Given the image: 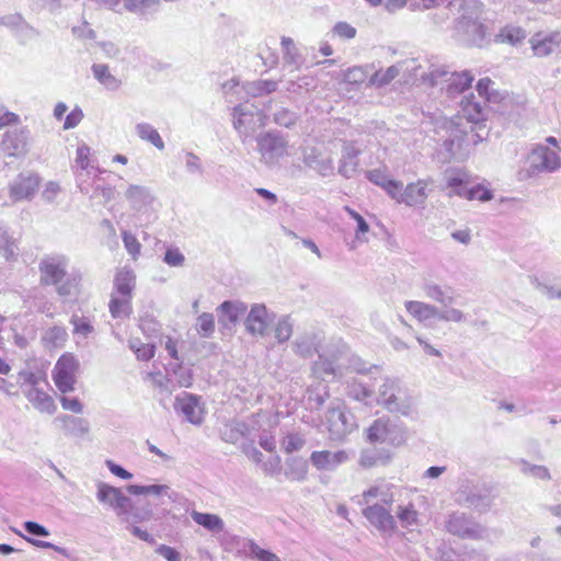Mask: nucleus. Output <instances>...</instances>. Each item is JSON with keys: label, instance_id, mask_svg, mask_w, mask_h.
<instances>
[{"label": "nucleus", "instance_id": "nucleus-40", "mask_svg": "<svg viewBox=\"0 0 561 561\" xmlns=\"http://www.w3.org/2000/svg\"><path fill=\"white\" fill-rule=\"evenodd\" d=\"M131 298L133 297L111 294L108 304L111 316L114 319L129 318L133 312Z\"/></svg>", "mask_w": 561, "mask_h": 561}, {"label": "nucleus", "instance_id": "nucleus-32", "mask_svg": "<svg viewBox=\"0 0 561 561\" xmlns=\"http://www.w3.org/2000/svg\"><path fill=\"white\" fill-rule=\"evenodd\" d=\"M426 186L427 183L424 180H419L415 183L408 184L403 191L401 204H405L408 206H417L423 204L427 198Z\"/></svg>", "mask_w": 561, "mask_h": 561}, {"label": "nucleus", "instance_id": "nucleus-16", "mask_svg": "<svg viewBox=\"0 0 561 561\" xmlns=\"http://www.w3.org/2000/svg\"><path fill=\"white\" fill-rule=\"evenodd\" d=\"M530 48L536 57L543 58L561 51V33L537 32L529 39Z\"/></svg>", "mask_w": 561, "mask_h": 561}, {"label": "nucleus", "instance_id": "nucleus-50", "mask_svg": "<svg viewBox=\"0 0 561 561\" xmlns=\"http://www.w3.org/2000/svg\"><path fill=\"white\" fill-rule=\"evenodd\" d=\"M400 73L398 64L390 66L386 70H378L369 78V85L381 88L389 84Z\"/></svg>", "mask_w": 561, "mask_h": 561}, {"label": "nucleus", "instance_id": "nucleus-22", "mask_svg": "<svg viewBox=\"0 0 561 561\" xmlns=\"http://www.w3.org/2000/svg\"><path fill=\"white\" fill-rule=\"evenodd\" d=\"M347 460L348 454L344 450H316L310 455L311 465L319 471H334Z\"/></svg>", "mask_w": 561, "mask_h": 561}, {"label": "nucleus", "instance_id": "nucleus-8", "mask_svg": "<svg viewBox=\"0 0 561 561\" xmlns=\"http://www.w3.org/2000/svg\"><path fill=\"white\" fill-rule=\"evenodd\" d=\"M325 423L333 440L343 439L356 427L355 416L346 410L345 404L340 400L331 402L325 413Z\"/></svg>", "mask_w": 561, "mask_h": 561}, {"label": "nucleus", "instance_id": "nucleus-39", "mask_svg": "<svg viewBox=\"0 0 561 561\" xmlns=\"http://www.w3.org/2000/svg\"><path fill=\"white\" fill-rule=\"evenodd\" d=\"M285 476L293 481H305L308 476V461L296 456L287 458Z\"/></svg>", "mask_w": 561, "mask_h": 561}, {"label": "nucleus", "instance_id": "nucleus-28", "mask_svg": "<svg viewBox=\"0 0 561 561\" xmlns=\"http://www.w3.org/2000/svg\"><path fill=\"white\" fill-rule=\"evenodd\" d=\"M89 156L90 148L87 145H81L77 148L76 162L78 167L81 169V171L77 175V182L80 192L83 194H89V184L83 178L89 176L90 169H95L99 171V169L89 159Z\"/></svg>", "mask_w": 561, "mask_h": 561}, {"label": "nucleus", "instance_id": "nucleus-58", "mask_svg": "<svg viewBox=\"0 0 561 561\" xmlns=\"http://www.w3.org/2000/svg\"><path fill=\"white\" fill-rule=\"evenodd\" d=\"M397 518L403 528H410L417 524V512L412 505L399 506L397 511Z\"/></svg>", "mask_w": 561, "mask_h": 561}, {"label": "nucleus", "instance_id": "nucleus-48", "mask_svg": "<svg viewBox=\"0 0 561 561\" xmlns=\"http://www.w3.org/2000/svg\"><path fill=\"white\" fill-rule=\"evenodd\" d=\"M501 43L516 45L526 38V31L516 25H506L496 35Z\"/></svg>", "mask_w": 561, "mask_h": 561}, {"label": "nucleus", "instance_id": "nucleus-64", "mask_svg": "<svg viewBox=\"0 0 561 561\" xmlns=\"http://www.w3.org/2000/svg\"><path fill=\"white\" fill-rule=\"evenodd\" d=\"M467 182H470V174L465 170L457 169L446 174L447 187L450 190Z\"/></svg>", "mask_w": 561, "mask_h": 561}, {"label": "nucleus", "instance_id": "nucleus-5", "mask_svg": "<svg viewBox=\"0 0 561 561\" xmlns=\"http://www.w3.org/2000/svg\"><path fill=\"white\" fill-rule=\"evenodd\" d=\"M232 124L242 142L266 125V115L263 110L253 103H241L233 107Z\"/></svg>", "mask_w": 561, "mask_h": 561}, {"label": "nucleus", "instance_id": "nucleus-3", "mask_svg": "<svg viewBox=\"0 0 561 561\" xmlns=\"http://www.w3.org/2000/svg\"><path fill=\"white\" fill-rule=\"evenodd\" d=\"M376 401L390 413L405 417H413L416 413V400L399 378L385 377L378 387Z\"/></svg>", "mask_w": 561, "mask_h": 561}, {"label": "nucleus", "instance_id": "nucleus-24", "mask_svg": "<svg viewBox=\"0 0 561 561\" xmlns=\"http://www.w3.org/2000/svg\"><path fill=\"white\" fill-rule=\"evenodd\" d=\"M216 311L219 324L224 329L231 330L247 312V305L238 300H225Z\"/></svg>", "mask_w": 561, "mask_h": 561}, {"label": "nucleus", "instance_id": "nucleus-20", "mask_svg": "<svg viewBox=\"0 0 561 561\" xmlns=\"http://www.w3.org/2000/svg\"><path fill=\"white\" fill-rule=\"evenodd\" d=\"M39 187V178L33 173H20L10 185V198L15 203L32 199Z\"/></svg>", "mask_w": 561, "mask_h": 561}, {"label": "nucleus", "instance_id": "nucleus-26", "mask_svg": "<svg viewBox=\"0 0 561 561\" xmlns=\"http://www.w3.org/2000/svg\"><path fill=\"white\" fill-rule=\"evenodd\" d=\"M54 423L59 424L64 433L69 436L82 437L90 431L88 420L70 414H59L55 417Z\"/></svg>", "mask_w": 561, "mask_h": 561}, {"label": "nucleus", "instance_id": "nucleus-27", "mask_svg": "<svg viewBox=\"0 0 561 561\" xmlns=\"http://www.w3.org/2000/svg\"><path fill=\"white\" fill-rule=\"evenodd\" d=\"M359 154L360 149L356 147L354 141H344L339 173L346 179L352 178L358 167Z\"/></svg>", "mask_w": 561, "mask_h": 561}, {"label": "nucleus", "instance_id": "nucleus-9", "mask_svg": "<svg viewBox=\"0 0 561 561\" xmlns=\"http://www.w3.org/2000/svg\"><path fill=\"white\" fill-rule=\"evenodd\" d=\"M261 161L270 168L276 167L287 154L288 141L279 131H266L256 138Z\"/></svg>", "mask_w": 561, "mask_h": 561}, {"label": "nucleus", "instance_id": "nucleus-11", "mask_svg": "<svg viewBox=\"0 0 561 561\" xmlns=\"http://www.w3.org/2000/svg\"><path fill=\"white\" fill-rule=\"evenodd\" d=\"M78 368L79 362L72 354H64L58 358L53 369V380L60 392L73 391Z\"/></svg>", "mask_w": 561, "mask_h": 561}, {"label": "nucleus", "instance_id": "nucleus-61", "mask_svg": "<svg viewBox=\"0 0 561 561\" xmlns=\"http://www.w3.org/2000/svg\"><path fill=\"white\" fill-rule=\"evenodd\" d=\"M298 119V115L285 107L277 110L274 113V123L286 128L293 127Z\"/></svg>", "mask_w": 561, "mask_h": 561}, {"label": "nucleus", "instance_id": "nucleus-46", "mask_svg": "<svg viewBox=\"0 0 561 561\" xmlns=\"http://www.w3.org/2000/svg\"><path fill=\"white\" fill-rule=\"evenodd\" d=\"M346 393L350 398L365 404H368L374 397V391L356 379L347 382Z\"/></svg>", "mask_w": 561, "mask_h": 561}, {"label": "nucleus", "instance_id": "nucleus-54", "mask_svg": "<svg viewBox=\"0 0 561 561\" xmlns=\"http://www.w3.org/2000/svg\"><path fill=\"white\" fill-rule=\"evenodd\" d=\"M172 383L179 388H190L193 385V371L191 368L178 364L171 374Z\"/></svg>", "mask_w": 561, "mask_h": 561}, {"label": "nucleus", "instance_id": "nucleus-13", "mask_svg": "<svg viewBox=\"0 0 561 561\" xmlns=\"http://www.w3.org/2000/svg\"><path fill=\"white\" fill-rule=\"evenodd\" d=\"M173 408L185 421L193 425H201L204 421V408L201 397L190 392H181L175 397Z\"/></svg>", "mask_w": 561, "mask_h": 561}, {"label": "nucleus", "instance_id": "nucleus-18", "mask_svg": "<svg viewBox=\"0 0 561 561\" xmlns=\"http://www.w3.org/2000/svg\"><path fill=\"white\" fill-rule=\"evenodd\" d=\"M363 515L374 527L383 534L392 535L397 529L394 517L390 514L389 510L378 503L365 507Z\"/></svg>", "mask_w": 561, "mask_h": 561}, {"label": "nucleus", "instance_id": "nucleus-63", "mask_svg": "<svg viewBox=\"0 0 561 561\" xmlns=\"http://www.w3.org/2000/svg\"><path fill=\"white\" fill-rule=\"evenodd\" d=\"M158 4L159 0H125L126 10L140 15H144L149 8Z\"/></svg>", "mask_w": 561, "mask_h": 561}, {"label": "nucleus", "instance_id": "nucleus-44", "mask_svg": "<svg viewBox=\"0 0 561 561\" xmlns=\"http://www.w3.org/2000/svg\"><path fill=\"white\" fill-rule=\"evenodd\" d=\"M391 488L392 486L389 484H380V485L371 486L363 493V497L366 503H368L373 499H377L386 505H391L394 501V496H393V493L391 492Z\"/></svg>", "mask_w": 561, "mask_h": 561}, {"label": "nucleus", "instance_id": "nucleus-6", "mask_svg": "<svg viewBox=\"0 0 561 561\" xmlns=\"http://www.w3.org/2000/svg\"><path fill=\"white\" fill-rule=\"evenodd\" d=\"M408 437L404 424L399 420L382 416L373 422L367 428V439L370 443H387L392 446L402 445Z\"/></svg>", "mask_w": 561, "mask_h": 561}, {"label": "nucleus", "instance_id": "nucleus-15", "mask_svg": "<svg viewBox=\"0 0 561 561\" xmlns=\"http://www.w3.org/2000/svg\"><path fill=\"white\" fill-rule=\"evenodd\" d=\"M275 314L268 311L264 304H254L244 320V327L249 334L263 337L267 334L268 325Z\"/></svg>", "mask_w": 561, "mask_h": 561}, {"label": "nucleus", "instance_id": "nucleus-55", "mask_svg": "<svg viewBox=\"0 0 561 561\" xmlns=\"http://www.w3.org/2000/svg\"><path fill=\"white\" fill-rule=\"evenodd\" d=\"M306 445V438L300 433H288L280 442V448L286 454L301 450Z\"/></svg>", "mask_w": 561, "mask_h": 561}, {"label": "nucleus", "instance_id": "nucleus-1", "mask_svg": "<svg viewBox=\"0 0 561 561\" xmlns=\"http://www.w3.org/2000/svg\"><path fill=\"white\" fill-rule=\"evenodd\" d=\"M485 119L482 104L471 98H463L455 118H447L442 113H433L423 122L426 133L433 131L437 144V153L442 162L465 160L473 147L482 142L486 133L480 124Z\"/></svg>", "mask_w": 561, "mask_h": 561}, {"label": "nucleus", "instance_id": "nucleus-33", "mask_svg": "<svg viewBox=\"0 0 561 561\" xmlns=\"http://www.w3.org/2000/svg\"><path fill=\"white\" fill-rule=\"evenodd\" d=\"M398 67H400V72L408 73L409 78L413 79L414 81H421L423 83L428 84L427 75L432 69L436 68L437 66L430 65L427 70H423V66L421 65L419 59L411 58L398 62Z\"/></svg>", "mask_w": 561, "mask_h": 561}, {"label": "nucleus", "instance_id": "nucleus-10", "mask_svg": "<svg viewBox=\"0 0 561 561\" xmlns=\"http://www.w3.org/2000/svg\"><path fill=\"white\" fill-rule=\"evenodd\" d=\"M446 529L463 539H481L485 534V529L463 512L451 513L446 522Z\"/></svg>", "mask_w": 561, "mask_h": 561}, {"label": "nucleus", "instance_id": "nucleus-41", "mask_svg": "<svg viewBox=\"0 0 561 561\" xmlns=\"http://www.w3.org/2000/svg\"><path fill=\"white\" fill-rule=\"evenodd\" d=\"M94 78L107 90L116 91L121 88L122 81L110 72L105 64H94L91 67Z\"/></svg>", "mask_w": 561, "mask_h": 561}, {"label": "nucleus", "instance_id": "nucleus-29", "mask_svg": "<svg viewBox=\"0 0 561 561\" xmlns=\"http://www.w3.org/2000/svg\"><path fill=\"white\" fill-rule=\"evenodd\" d=\"M136 287V275L129 267L118 270L114 277V291L119 296L133 297V290Z\"/></svg>", "mask_w": 561, "mask_h": 561}, {"label": "nucleus", "instance_id": "nucleus-62", "mask_svg": "<svg viewBox=\"0 0 561 561\" xmlns=\"http://www.w3.org/2000/svg\"><path fill=\"white\" fill-rule=\"evenodd\" d=\"M70 323L73 325V334H78L88 337L93 332V325L90 321L84 317H79L77 314H72L70 318Z\"/></svg>", "mask_w": 561, "mask_h": 561}, {"label": "nucleus", "instance_id": "nucleus-42", "mask_svg": "<svg viewBox=\"0 0 561 561\" xmlns=\"http://www.w3.org/2000/svg\"><path fill=\"white\" fill-rule=\"evenodd\" d=\"M337 378L350 373V357L352 352L345 345L330 347Z\"/></svg>", "mask_w": 561, "mask_h": 561}, {"label": "nucleus", "instance_id": "nucleus-14", "mask_svg": "<svg viewBox=\"0 0 561 561\" xmlns=\"http://www.w3.org/2000/svg\"><path fill=\"white\" fill-rule=\"evenodd\" d=\"M528 163L533 173H551L561 168V158L557 151L546 146H537L529 153Z\"/></svg>", "mask_w": 561, "mask_h": 561}, {"label": "nucleus", "instance_id": "nucleus-17", "mask_svg": "<svg viewBox=\"0 0 561 561\" xmlns=\"http://www.w3.org/2000/svg\"><path fill=\"white\" fill-rule=\"evenodd\" d=\"M455 32L458 41L465 45L482 47L485 44L486 26L481 22V19L455 25Z\"/></svg>", "mask_w": 561, "mask_h": 561}, {"label": "nucleus", "instance_id": "nucleus-47", "mask_svg": "<svg viewBox=\"0 0 561 561\" xmlns=\"http://www.w3.org/2000/svg\"><path fill=\"white\" fill-rule=\"evenodd\" d=\"M122 522L126 524H137L150 519V512L142 510L137 502L133 503L129 499V505L125 508V515H119Z\"/></svg>", "mask_w": 561, "mask_h": 561}, {"label": "nucleus", "instance_id": "nucleus-60", "mask_svg": "<svg viewBox=\"0 0 561 561\" xmlns=\"http://www.w3.org/2000/svg\"><path fill=\"white\" fill-rule=\"evenodd\" d=\"M197 331L202 337H209L215 331V319L211 313L204 312L197 318Z\"/></svg>", "mask_w": 561, "mask_h": 561}, {"label": "nucleus", "instance_id": "nucleus-25", "mask_svg": "<svg viewBox=\"0 0 561 561\" xmlns=\"http://www.w3.org/2000/svg\"><path fill=\"white\" fill-rule=\"evenodd\" d=\"M304 163L317 171L322 176H328L333 173L334 167L332 159L322 156L321 151L316 147H305L302 149Z\"/></svg>", "mask_w": 561, "mask_h": 561}, {"label": "nucleus", "instance_id": "nucleus-37", "mask_svg": "<svg viewBox=\"0 0 561 561\" xmlns=\"http://www.w3.org/2000/svg\"><path fill=\"white\" fill-rule=\"evenodd\" d=\"M517 465L520 473L527 478L542 482H548L552 479L549 468L543 465H536L526 459H519Z\"/></svg>", "mask_w": 561, "mask_h": 561}, {"label": "nucleus", "instance_id": "nucleus-23", "mask_svg": "<svg viewBox=\"0 0 561 561\" xmlns=\"http://www.w3.org/2000/svg\"><path fill=\"white\" fill-rule=\"evenodd\" d=\"M449 9L453 14L457 15L455 25H460L480 19L482 3L479 0H451L449 1Z\"/></svg>", "mask_w": 561, "mask_h": 561}, {"label": "nucleus", "instance_id": "nucleus-7", "mask_svg": "<svg viewBox=\"0 0 561 561\" xmlns=\"http://www.w3.org/2000/svg\"><path fill=\"white\" fill-rule=\"evenodd\" d=\"M405 309L413 318L425 324L433 319L455 323H461L467 320V316L457 308L440 310L435 305L417 300L407 301Z\"/></svg>", "mask_w": 561, "mask_h": 561}, {"label": "nucleus", "instance_id": "nucleus-30", "mask_svg": "<svg viewBox=\"0 0 561 561\" xmlns=\"http://www.w3.org/2000/svg\"><path fill=\"white\" fill-rule=\"evenodd\" d=\"M457 501L461 505L474 508L479 512H486L491 506V501L488 495L472 490H459Z\"/></svg>", "mask_w": 561, "mask_h": 561}, {"label": "nucleus", "instance_id": "nucleus-34", "mask_svg": "<svg viewBox=\"0 0 561 561\" xmlns=\"http://www.w3.org/2000/svg\"><path fill=\"white\" fill-rule=\"evenodd\" d=\"M312 373L321 379L332 376L337 378L330 348L318 354V359L312 364Z\"/></svg>", "mask_w": 561, "mask_h": 561}, {"label": "nucleus", "instance_id": "nucleus-43", "mask_svg": "<svg viewBox=\"0 0 561 561\" xmlns=\"http://www.w3.org/2000/svg\"><path fill=\"white\" fill-rule=\"evenodd\" d=\"M137 136L147 142H150L158 150L164 149V141L162 140L158 130L149 123H138L135 127Z\"/></svg>", "mask_w": 561, "mask_h": 561}, {"label": "nucleus", "instance_id": "nucleus-51", "mask_svg": "<svg viewBox=\"0 0 561 561\" xmlns=\"http://www.w3.org/2000/svg\"><path fill=\"white\" fill-rule=\"evenodd\" d=\"M128 493L133 495H169L170 488L165 484H151V485H138V484H129L127 486Z\"/></svg>", "mask_w": 561, "mask_h": 561}, {"label": "nucleus", "instance_id": "nucleus-21", "mask_svg": "<svg viewBox=\"0 0 561 561\" xmlns=\"http://www.w3.org/2000/svg\"><path fill=\"white\" fill-rule=\"evenodd\" d=\"M424 296L444 307L453 305L456 299V289L449 285H440L432 279H425L421 286Z\"/></svg>", "mask_w": 561, "mask_h": 561}, {"label": "nucleus", "instance_id": "nucleus-38", "mask_svg": "<svg viewBox=\"0 0 561 561\" xmlns=\"http://www.w3.org/2000/svg\"><path fill=\"white\" fill-rule=\"evenodd\" d=\"M280 45L284 64L288 67H291V70H298L304 62V58L296 47L294 41L290 37L283 36Z\"/></svg>", "mask_w": 561, "mask_h": 561}, {"label": "nucleus", "instance_id": "nucleus-2", "mask_svg": "<svg viewBox=\"0 0 561 561\" xmlns=\"http://www.w3.org/2000/svg\"><path fill=\"white\" fill-rule=\"evenodd\" d=\"M69 259L64 254L45 255L38 264L41 284L55 286L60 297H69L78 291L81 276L78 273H67Z\"/></svg>", "mask_w": 561, "mask_h": 561}, {"label": "nucleus", "instance_id": "nucleus-49", "mask_svg": "<svg viewBox=\"0 0 561 561\" xmlns=\"http://www.w3.org/2000/svg\"><path fill=\"white\" fill-rule=\"evenodd\" d=\"M293 351L304 358L311 357L316 352L320 353L316 346L314 337L309 335L297 337L293 343Z\"/></svg>", "mask_w": 561, "mask_h": 561}, {"label": "nucleus", "instance_id": "nucleus-45", "mask_svg": "<svg viewBox=\"0 0 561 561\" xmlns=\"http://www.w3.org/2000/svg\"><path fill=\"white\" fill-rule=\"evenodd\" d=\"M244 552L248 557L257 561H282L275 553L261 548L254 540L248 539L243 543Z\"/></svg>", "mask_w": 561, "mask_h": 561}, {"label": "nucleus", "instance_id": "nucleus-36", "mask_svg": "<svg viewBox=\"0 0 561 561\" xmlns=\"http://www.w3.org/2000/svg\"><path fill=\"white\" fill-rule=\"evenodd\" d=\"M192 519L206 530L211 534H219L225 529V523L222 518L216 514L211 513H202L193 510L191 512Z\"/></svg>", "mask_w": 561, "mask_h": 561}, {"label": "nucleus", "instance_id": "nucleus-35", "mask_svg": "<svg viewBox=\"0 0 561 561\" xmlns=\"http://www.w3.org/2000/svg\"><path fill=\"white\" fill-rule=\"evenodd\" d=\"M125 196L130 203L131 207L136 210H140L148 206L153 199L148 187L134 184L128 186Z\"/></svg>", "mask_w": 561, "mask_h": 561}, {"label": "nucleus", "instance_id": "nucleus-12", "mask_svg": "<svg viewBox=\"0 0 561 561\" xmlns=\"http://www.w3.org/2000/svg\"><path fill=\"white\" fill-rule=\"evenodd\" d=\"M30 130L14 127L7 130L0 142V150L10 158H23L28 152Z\"/></svg>", "mask_w": 561, "mask_h": 561}, {"label": "nucleus", "instance_id": "nucleus-4", "mask_svg": "<svg viewBox=\"0 0 561 561\" xmlns=\"http://www.w3.org/2000/svg\"><path fill=\"white\" fill-rule=\"evenodd\" d=\"M427 78L430 87L439 88L449 101H456L459 106L461 99L473 95L472 92L469 95H462L470 90L474 80V76L468 70L457 72L450 71L446 66H439L432 69Z\"/></svg>", "mask_w": 561, "mask_h": 561}, {"label": "nucleus", "instance_id": "nucleus-57", "mask_svg": "<svg viewBox=\"0 0 561 561\" xmlns=\"http://www.w3.org/2000/svg\"><path fill=\"white\" fill-rule=\"evenodd\" d=\"M293 328H294V323L291 322L289 316L280 317L278 319L275 330H274V335H275V339L277 340V342L278 343L287 342L293 334Z\"/></svg>", "mask_w": 561, "mask_h": 561}, {"label": "nucleus", "instance_id": "nucleus-52", "mask_svg": "<svg viewBox=\"0 0 561 561\" xmlns=\"http://www.w3.org/2000/svg\"><path fill=\"white\" fill-rule=\"evenodd\" d=\"M248 426L243 422H231L221 430V439L226 443L236 444L245 434Z\"/></svg>", "mask_w": 561, "mask_h": 561}, {"label": "nucleus", "instance_id": "nucleus-56", "mask_svg": "<svg viewBox=\"0 0 561 561\" xmlns=\"http://www.w3.org/2000/svg\"><path fill=\"white\" fill-rule=\"evenodd\" d=\"M129 348L135 353L139 360L144 362L150 360L156 353V346L153 344L141 343L138 339L129 341Z\"/></svg>", "mask_w": 561, "mask_h": 561}, {"label": "nucleus", "instance_id": "nucleus-59", "mask_svg": "<svg viewBox=\"0 0 561 561\" xmlns=\"http://www.w3.org/2000/svg\"><path fill=\"white\" fill-rule=\"evenodd\" d=\"M148 378L151 379L152 385L156 388H159L161 391H164L168 394H171L175 389L171 377L163 375L161 371H151L148 374Z\"/></svg>", "mask_w": 561, "mask_h": 561}, {"label": "nucleus", "instance_id": "nucleus-31", "mask_svg": "<svg viewBox=\"0 0 561 561\" xmlns=\"http://www.w3.org/2000/svg\"><path fill=\"white\" fill-rule=\"evenodd\" d=\"M25 397L39 412L53 414L56 411V404L53 398L37 387L30 388L25 391Z\"/></svg>", "mask_w": 561, "mask_h": 561}, {"label": "nucleus", "instance_id": "nucleus-53", "mask_svg": "<svg viewBox=\"0 0 561 561\" xmlns=\"http://www.w3.org/2000/svg\"><path fill=\"white\" fill-rule=\"evenodd\" d=\"M247 93L252 98L270 94L277 90V82L273 80H256L245 85Z\"/></svg>", "mask_w": 561, "mask_h": 561}, {"label": "nucleus", "instance_id": "nucleus-19", "mask_svg": "<svg viewBox=\"0 0 561 561\" xmlns=\"http://www.w3.org/2000/svg\"><path fill=\"white\" fill-rule=\"evenodd\" d=\"M96 499L100 503L112 507L118 517L125 515V508L129 505V497L119 488L104 482L98 483Z\"/></svg>", "mask_w": 561, "mask_h": 561}]
</instances>
